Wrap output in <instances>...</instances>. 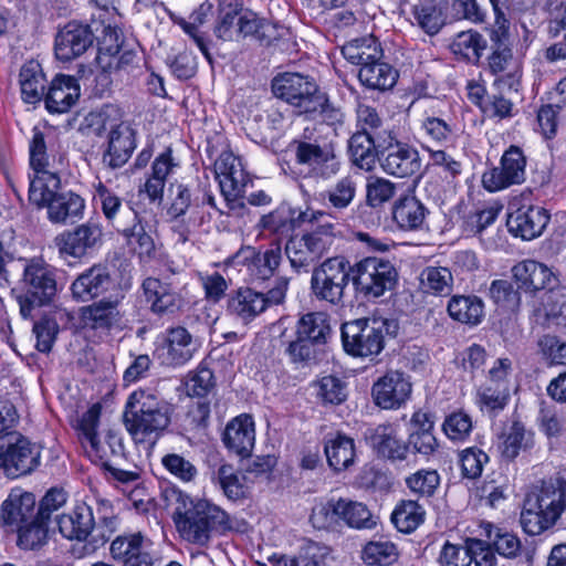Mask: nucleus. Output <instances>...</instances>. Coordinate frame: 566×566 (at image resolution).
<instances>
[{
    "mask_svg": "<svg viewBox=\"0 0 566 566\" xmlns=\"http://www.w3.org/2000/svg\"><path fill=\"white\" fill-rule=\"evenodd\" d=\"M289 286L286 277H280L268 293L251 287H241L228 300V312L235 319L249 324L264 313L270 306L281 304Z\"/></svg>",
    "mask_w": 566,
    "mask_h": 566,
    "instance_id": "11",
    "label": "nucleus"
},
{
    "mask_svg": "<svg viewBox=\"0 0 566 566\" xmlns=\"http://www.w3.org/2000/svg\"><path fill=\"white\" fill-rule=\"evenodd\" d=\"M109 555L120 566H157L160 560L153 539L140 531L117 535L111 542Z\"/></svg>",
    "mask_w": 566,
    "mask_h": 566,
    "instance_id": "15",
    "label": "nucleus"
},
{
    "mask_svg": "<svg viewBox=\"0 0 566 566\" xmlns=\"http://www.w3.org/2000/svg\"><path fill=\"white\" fill-rule=\"evenodd\" d=\"M546 319L549 326L566 327V287L552 290L547 294Z\"/></svg>",
    "mask_w": 566,
    "mask_h": 566,
    "instance_id": "64",
    "label": "nucleus"
},
{
    "mask_svg": "<svg viewBox=\"0 0 566 566\" xmlns=\"http://www.w3.org/2000/svg\"><path fill=\"white\" fill-rule=\"evenodd\" d=\"M489 70L497 76V81L514 88L521 77L520 62L514 57L510 46L492 48L488 57Z\"/></svg>",
    "mask_w": 566,
    "mask_h": 566,
    "instance_id": "39",
    "label": "nucleus"
},
{
    "mask_svg": "<svg viewBox=\"0 0 566 566\" xmlns=\"http://www.w3.org/2000/svg\"><path fill=\"white\" fill-rule=\"evenodd\" d=\"M389 132H381L377 135H371L367 132H357L348 140V151L352 161L358 168L370 171L375 164L376 158L380 156V144L378 136H386Z\"/></svg>",
    "mask_w": 566,
    "mask_h": 566,
    "instance_id": "35",
    "label": "nucleus"
},
{
    "mask_svg": "<svg viewBox=\"0 0 566 566\" xmlns=\"http://www.w3.org/2000/svg\"><path fill=\"white\" fill-rule=\"evenodd\" d=\"M214 480L218 481L229 500L237 501L245 496L244 476L235 471L232 465H220L214 473Z\"/></svg>",
    "mask_w": 566,
    "mask_h": 566,
    "instance_id": "56",
    "label": "nucleus"
},
{
    "mask_svg": "<svg viewBox=\"0 0 566 566\" xmlns=\"http://www.w3.org/2000/svg\"><path fill=\"white\" fill-rule=\"evenodd\" d=\"M448 313L454 321L478 325L483 317V302L474 295H454L448 303Z\"/></svg>",
    "mask_w": 566,
    "mask_h": 566,
    "instance_id": "48",
    "label": "nucleus"
},
{
    "mask_svg": "<svg viewBox=\"0 0 566 566\" xmlns=\"http://www.w3.org/2000/svg\"><path fill=\"white\" fill-rule=\"evenodd\" d=\"M424 515L426 511L418 502L401 501L391 514V522L399 532L409 534L423 523Z\"/></svg>",
    "mask_w": 566,
    "mask_h": 566,
    "instance_id": "50",
    "label": "nucleus"
},
{
    "mask_svg": "<svg viewBox=\"0 0 566 566\" xmlns=\"http://www.w3.org/2000/svg\"><path fill=\"white\" fill-rule=\"evenodd\" d=\"M417 25L428 35H436L444 25V17L441 8L432 3H419L412 9Z\"/></svg>",
    "mask_w": 566,
    "mask_h": 566,
    "instance_id": "57",
    "label": "nucleus"
},
{
    "mask_svg": "<svg viewBox=\"0 0 566 566\" xmlns=\"http://www.w3.org/2000/svg\"><path fill=\"white\" fill-rule=\"evenodd\" d=\"M214 172L227 201H235L243 196L248 178L241 160L233 153L224 150L220 154L214 161Z\"/></svg>",
    "mask_w": 566,
    "mask_h": 566,
    "instance_id": "21",
    "label": "nucleus"
},
{
    "mask_svg": "<svg viewBox=\"0 0 566 566\" xmlns=\"http://www.w3.org/2000/svg\"><path fill=\"white\" fill-rule=\"evenodd\" d=\"M214 172L227 201H235L243 196L248 178L241 160L233 153L224 150L220 154L214 161Z\"/></svg>",
    "mask_w": 566,
    "mask_h": 566,
    "instance_id": "20",
    "label": "nucleus"
},
{
    "mask_svg": "<svg viewBox=\"0 0 566 566\" xmlns=\"http://www.w3.org/2000/svg\"><path fill=\"white\" fill-rule=\"evenodd\" d=\"M329 334L331 326L325 313H307L297 322L296 335H300V337H304L314 344L326 343V338Z\"/></svg>",
    "mask_w": 566,
    "mask_h": 566,
    "instance_id": "51",
    "label": "nucleus"
},
{
    "mask_svg": "<svg viewBox=\"0 0 566 566\" xmlns=\"http://www.w3.org/2000/svg\"><path fill=\"white\" fill-rule=\"evenodd\" d=\"M41 460V447L21 434H10L0 443V470L15 479L33 472Z\"/></svg>",
    "mask_w": 566,
    "mask_h": 566,
    "instance_id": "14",
    "label": "nucleus"
},
{
    "mask_svg": "<svg viewBox=\"0 0 566 566\" xmlns=\"http://www.w3.org/2000/svg\"><path fill=\"white\" fill-rule=\"evenodd\" d=\"M135 148L134 133L126 125H118L109 133L108 147L103 163L115 169L127 163Z\"/></svg>",
    "mask_w": 566,
    "mask_h": 566,
    "instance_id": "38",
    "label": "nucleus"
},
{
    "mask_svg": "<svg viewBox=\"0 0 566 566\" xmlns=\"http://www.w3.org/2000/svg\"><path fill=\"white\" fill-rule=\"evenodd\" d=\"M367 440L381 457L390 460L406 459L408 446L399 440L397 430L392 424H379L371 429Z\"/></svg>",
    "mask_w": 566,
    "mask_h": 566,
    "instance_id": "40",
    "label": "nucleus"
},
{
    "mask_svg": "<svg viewBox=\"0 0 566 566\" xmlns=\"http://www.w3.org/2000/svg\"><path fill=\"white\" fill-rule=\"evenodd\" d=\"M255 441L254 422L252 417L242 415L231 420L224 430L226 447L241 457L250 455Z\"/></svg>",
    "mask_w": 566,
    "mask_h": 566,
    "instance_id": "34",
    "label": "nucleus"
},
{
    "mask_svg": "<svg viewBox=\"0 0 566 566\" xmlns=\"http://www.w3.org/2000/svg\"><path fill=\"white\" fill-rule=\"evenodd\" d=\"M537 347L542 358L549 365H566V342L556 335L541 336Z\"/></svg>",
    "mask_w": 566,
    "mask_h": 566,
    "instance_id": "62",
    "label": "nucleus"
},
{
    "mask_svg": "<svg viewBox=\"0 0 566 566\" xmlns=\"http://www.w3.org/2000/svg\"><path fill=\"white\" fill-rule=\"evenodd\" d=\"M549 221L547 211L542 207H521L507 217V228L515 237L532 240L542 234Z\"/></svg>",
    "mask_w": 566,
    "mask_h": 566,
    "instance_id": "26",
    "label": "nucleus"
},
{
    "mask_svg": "<svg viewBox=\"0 0 566 566\" xmlns=\"http://www.w3.org/2000/svg\"><path fill=\"white\" fill-rule=\"evenodd\" d=\"M234 259L238 263L247 266L254 280L264 281L271 277L279 268L282 261V252L279 245L272 247L264 252L247 247L238 251Z\"/></svg>",
    "mask_w": 566,
    "mask_h": 566,
    "instance_id": "27",
    "label": "nucleus"
},
{
    "mask_svg": "<svg viewBox=\"0 0 566 566\" xmlns=\"http://www.w3.org/2000/svg\"><path fill=\"white\" fill-rule=\"evenodd\" d=\"M411 493L419 497L432 496L440 484V476L434 470H419L406 479Z\"/></svg>",
    "mask_w": 566,
    "mask_h": 566,
    "instance_id": "61",
    "label": "nucleus"
},
{
    "mask_svg": "<svg viewBox=\"0 0 566 566\" xmlns=\"http://www.w3.org/2000/svg\"><path fill=\"white\" fill-rule=\"evenodd\" d=\"M163 467L184 483L193 482L198 475L196 465L178 453H167L161 458Z\"/></svg>",
    "mask_w": 566,
    "mask_h": 566,
    "instance_id": "60",
    "label": "nucleus"
},
{
    "mask_svg": "<svg viewBox=\"0 0 566 566\" xmlns=\"http://www.w3.org/2000/svg\"><path fill=\"white\" fill-rule=\"evenodd\" d=\"M114 285L108 268L95 264L75 279L71 290L76 300L87 302L111 291Z\"/></svg>",
    "mask_w": 566,
    "mask_h": 566,
    "instance_id": "25",
    "label": "nucleus"
},
{
    "mask_svg": "<svg viewBox=\"0 0 566 566\" xmlns=\"http://www.w3.org/2000/svg\"><path fill=\"white\" fill-rule=\"evenodd\" d=\"M29 153L30 166L33 170V176L30 177V186H33L38 180L46 184L49 177H60L55 170L54 158L51 159L46 153L44 135L38 128L33 129Z\"/></svg>",
    "mask_w": 566,
    "mask_h": 566,
    "instance_id": "37",
    "label": "nucleus"
},
{
    "mask_svg": "<svg viewBox=\"0 0 566 566\" xmlns=\"http://www.w3.org/2000/svg\"><path fill=\"white\" fill-rule=\"evenodd\" d=\"M500 452L506 460H514L520 452L534 447V432L526 428L525 423L513 416L500 436Z\"/></svg>",
    "mask_w": 566,
    "mask_h": 566,
    "instance_id": "31",
    "label": "nucleus"
},
{
    "mask_svg": "<svg viewBox=\"0 0 566 566\" xmlns=\"http://www.w3.org/2000/svg\"><path fill=\"white\" fill-rule=\"evenodd\" d=\"M350 279L349 262L340 256L329 258L314 269L311 290L317 300L337 305L342 302Z\"/></svg>",
    "mask_w": 566,
    "mask_h": 566,
    "instance_id": "12",
    "label": "nucleus"
},
{
    "mask_svg": "<svg viewBox=\"0 0 566 566\" xmlns=\"http://www.w3.org/2000/svg\"><path fill=\"white\" fill-rule=\"evenodd\" d=\"M565 510L566 480L551 479L526 495L520 523L525 533L539 535L553 527Z\"/></svg>",
    "mask_w": 566,
    "mask_h": 566,
    "instance_id": "3",
    "label": "nucleus"
},
{
    "mask_svg": "<svg viewBox=\"0 0 566 566\" xmlns=\"http://www.w3.org/2000/svg\"><path fill=\"white\" fill-rule=\"evenodd\" d=\"M488 462L489 455L478 448H468L459 454L461 474L469 480L480 478Z\"/></svg>",
    "mask_w": 566,
    "mask_h": 566,
    "instance_id": "63",
    "label": "nucleus"
},
{
    "mask_svg": "<svg viewBox=\"0 0 566 566\" xmlns=\"http://www.w3.org/2000/svg\"><path fill=\"white\" fill-rule=\"evenodd\" d=\"M328 465L336 472L348 469L355 462L354 440L344 434H336L325 442L324 448Z\"/></svg>",
    "mask_w": 566,
    "mask_h": 566,
    "instance_id": "42",
    "label": "nucleus"
},
{
    "mask_svg": "<svg viewBox=\"0 0 566 566\" xmlns=\"http://www.w3.org/2000/svg\"><path fill=\"white\" fill-rule=\"evenodd\" d=\"M273 94L298 108L301 114L314 111L323 103L315 81L300 73H283L272 81Z\"/></svg>",
    "mask_w": 566,
    "mask_h": 566,
    "instance_id": "16",
    "label": "nucleus"
},
{
    "mask_svg": "<svg viewBox=\"0 0 566 566\" xmlns=\"http://www.w3.org/2000/svg\"><path fill=\"white\" fill-rule=\"evenodd\" d=\"M420 284L426 293L449 295L452 291L453 276L444 266H427L420 274Z\"/></svg>",
    "mask_w": 566,
    "mask_h": 566,
    "instance_id": "54",
    "label": "nucleus"
},
{
    "mask_svg": "<svg viewBox=\"0 0 566 566\" xmlns=\"http://www.w3.org/2000/svg\"><path fill=\"white\" fill-rule=\"evenodd\" d=\"M335 237V224L325 222L311 231L292 237L285 244L291 266L307 272L327 251Z\"/></svg>",
    "mask_w": 566,
    "mask_h": 566,
    "instance_id": "9",
    "label": "nucleus"
},
{
    "mask_svg": "<svg viewBox=\"0 0 566 566\" xmlns=\"http://www.w3.org/2000/svg\"><path fill=\"white\" fill-rule=\"evenodd\" d=\"M350 271L356 291L368 298L382 296L397 283L396 268L389 260L382 258L367 256L350 266Z\"/></svg>",
    "mask_w": 566,
    "mask_h": 566,
    "instance_id": "10",
    "label": "nucleus"
},
{
    "mask_svg": "<svg viewBox=\"0 0 566 566\" xmlns=\"http://www.w3.org/2000/svg\"><path fill=\"white\" fill-rule=\"evenodd\" d=\"M175 523L180 537L190 544L207 546L212 537L230 530L228 514L206 501L182 499L175 512Z\"/></svg>",
    "mask_w": 566,
    "mask_h": 566,
    "instance_id": "2",
    "label": "nucleus"
},
{
    "mask_svg": "<svg viewBox=\"0 0 566 566\" xmlns=\"http://www.w3.org/2000/svg\"><path fill=\"white\" fill-rule=\"evenodd\" d=\"M342 53L348 62L360 67L382 57L380 43L371 35L352 40L342 48Z\"/></svg>",
    "mask_w": 566,
    "mask_h": 566,
    "instance_id": "43",
    "label": "nucleus"
},
{
    "mask_svg": "<svg viewBox=\"0 0 566 566\" xmlns=\"http://www.w3.org/2000/svg\"><path fill=\"white\" fill-rule=\"evenodd\" d=\"M360 557L369 566H390L398 560L399 551L395 543L380 538L368 542Z\"/></svg>",
    "mask_w": 566,
    "mask_h": 566,
    "instance_id": "52",
    "label": "nucleus"
},
{
    "mask_svg": "<svg viewBox=\"0 0 566 566\" xmlns=\"http://www.w3.org/2000/svg\"><path fill=\"white\" fill-rule=\"evenodd\" d=\"M510 388L490 385L481 386L476 395V403L482 411L497 415L509 403Z\"/></svg>",
    "mask_w": 566,
    "mask_h": 566,
    "instance_id": "55",
    "label": "nucleus"
},
{
    "mask_svg": "<svg viewBox=\"0 0 566 566\" xmlns=\"http://www.w3.org/2000/svg\"><path fill=\"white\" fill-rule=\"evenodd\" d=\"M60 177H49L46 184L38 180L29 187V200L39 208L48 209V218L53 223H74L82 218L84 199L72 191L59 192Z\"/></svg>",
    "mask_w": 566,
    "mask_h": 566,
    "instance_id": "6",
    "label": "nucleus"
},
{
    "mask_svg": "<svg viewBox=\"0 0 566 566\" xmlns=\"http://www.w3.org/2000/svg\"><path fill=\"white\" fill-rule=\"evenodd\" d=\"M513 276L520 289L526 292L544 290L555 281L551 269L534 260H525L512 269Z\"/></svg>",
    "mask_w": 566,
    "mask_h": 566,
    "instance_id": "36",
    "label": "nucleus"
},
{
    "mask_svg": "<svg viewBox=\"0 0 566 566\" xmlns=\"http://www.w3.org/2000/svg\"><path fill=\"white\" fill-rule=\"evenodd\" d=\"M52 269L41 258L25 261L20 281L23 292L17 295L22 317H31L34 308L48 304L55 295L56 281Z\"/></svg>",
    "mask_w": 566,
    "mask_h": 566,
    "instance_id": "7",
    "label": "nucleus"
},
{
    "mask_svg": "<svg viewBox=\"0 0 566 566\" xmlns=\"http://www.w3.org/2000/svg\"><path fill=\"white\" fill-rule=\"evenodd\" d=\"M94 200L99 203L105 218L118 230L126 224L123 220L124 216L132 217V221L135 222L137 218L136 212L130 207H125L122 198L102 181L94 185Z\"/></svg>",
    "mask_w": 566,
    "mask_h": 566,
    "instance_id": "41",
    "label": "nucleus"
},
{
    "mask_svg": "<svg viewBox=\"0 0 566 566\" xmlns=\"http://www.w3.org/2000/svg\"><path fill=\"white\" fill-rule=\"evenodd\" d=\"M123 45V34L117 28L107 25L98 42L96 62L104 72H111L120 66L122 57H117Z\"/></svg>",
    "mask_w": 566,
    "mask_h": 566,
    "instance_id": "44",
    "label": "nucleus"
},
{
    "mask_svg": "<svg viewBox=\"0 0 566 566\" xmlns=\"http://www.w3.org/2000/svg\"><path fill=\"white\" fill-rule=\"evenodd\" d=\"M526 157L523 150L511 145L502 155L500 165L485 171L482 176L483 187L491 191H500L525 181Z\"/></svg>",
    "mask_w": 566,
    "mask_h": 566,
    "instance_id": "17",
    "label": "nucleus"
},
{
    "mask_svg": "<svg viewBox=\"0 0 566 566\" xmlns=\"http://www.w3.org/2000/svg\"><path fill=\"white\" fill-rule=\"evenodd\" d=\"M60 533L67 539L84 541L91 534L95 521L91 506L77 503L69 513L56 515Z\"/></svg>",
    "mask_w": 566,
    "mask_h": 566,
    "instance_id": "30",
    "label": "nucleus"
},
{
    "mask_svg": "<svg viewBox=\"0 0 566 566\" xmlns=\"http://www.w3.org/2000/svg\"><path fill=\"white\" fill-rule=\"evenodd\" d=\"M411 382L400 371H388L373 386L371 395L377 406L382 409L401 407L410 397Z\"/></svg>",
    "mask_w": 566,
    "mask_h": 566,
    "instance_id": "23",
    "label": "nucleus"
},
{
    "mask_svg": "<svg viewBox=\"0 0 566 566\" xmlns=\"http://www.w3.org/2000/svg\"><path fill=\"white\" fill-rule=\"evenodd\" d=\"M268 560L272 566H321L318 547L312 543L303 547L297 555H271Z\"/></svg>",
    "mask_w": 566,
    "mask_h": 566,
    "instance_id": "59",
    "label": "nucleus"
},
{
    "mask_svg": "<svg viewBox=\"0 0 566 566\" xmlns=\"http://www.w3.org/2000/svg\"><path fill=\"white\" fill-rule=\"evenodd\" d=\"M452 53L467 62L476 64L486 49V40L475 30L459 32L450 44Z\"/></svg>",
    "mask_w": 566,
    "mask_h": 566,
    "instance_id": "47",
    "label": "nucleus"
},
{
    "mask_svg": "<svg viewBox=\"0 0 566 566\" xmlns=\"http://www.w3.org/2000/svg\"><path fill=\"white\" fill-rule=\"evenodd\" d=\"M125 294L118 287L108 298L94 302L81 310V319L85 326L91 328H109L120 321L119 304L124 300Z\"/></svg>",
    "mask_w": 566,
    "mask_h": 566,
    "instance_id": "28",
    "label": "nucleus"
},
{
    "mask_svg": "<svg viewBox=\"0 0 566 566\" xmlns=\"http://www.w3.org/2000/svg\"><path fill=\"white\" fill-rule=\"evenodd\" d=\"M311 521L317 528H335L342 523L357 530H371L376 526L368 507L347 497H332L317 504L312 511Z\"/></svg>",
    "mask_w": 566,
    "mask_h": 566,
    "instance_id": "8",
    "label": "nucleus"
},
{
    "mask_svg": "<svg viewBox=\"0 0 566 566\" xmlns=\"http://www.w3.org/2000/svg\"><path fill=\"white\" fill-rule=\"evenodd\" d=\"M380 165L384 171L397 178H407L421 171L422 160L419 150L397 139L392 132L378 136Z\"/></svg>",
    "mask_w": 566,
    "mask_h": 566,
    "instance_id": "13",
    "label": "nucleus"
},
{
    "mask_svg": "<svg viewBox=\"0 0 566 566\" xmlns=\"http://www.w3.org/2000/svg\"><path fill=\"white\" fill-rule=\"evenodd\" d=\"M21 94L24 102L35 104L41 101L45 90V76L36 62L24 64L20 71Z\"/></svg>",
    "mask_w": 566,
    "mask_h": 566,
    "instance_id": "49",
    "label": "nucleus"
},
{
    "mask_svg": "<svg viewBox=\"0 0 566 566\" xmlns=\"http://www.w3.org/2000/svg\"><path fill=\"white\" fill-rule=\"evenodd\" d=\"M196 352L191 334L181 326L167 329L156 354L164 365L181 366L189 361Z\"/></svg>",
    "mask_w": 566,
    "mask_h": 566,
    "instance_id": "24",
    "label": "nucleus"
},
{
    "mask_svg": "<svg viewBox=\"0 0 566 566\" xmlns=\"http://www.w3.org/2000/svg\"><path fill=\"white\" fill-rule=\"evenodd\" d=\"M35 496L20 489L12 490L1 506V520L13 530L36 517Z\"/></svg>",
    "mask_w": 566,
    "mask_h": 566,
    "instance_id": "29",
    "label": "nucleus"
},
{
    "mask_svg": "<svg viewBox=\"0 0 566 566\" xmlns=\"http://www.w3.org/2000/svg\"><path fill=\"white\" fill-rule=\"evenodd\" d=\"M360 83L371 90L386 91L394 87L398 78V72L389 63L381 60L359 69Z\"/></svg>",
    "mask_w": 566,
    "mask_h": 566,
    "instance_id": "46",
    "label": "nucleus"
},
{
    "mask_svg": "<svg viewBox=\"0 0 566 566\" xmlns=\"http://www.w3.org/2000/svg\"><path fill=\"white\" fill-rule=\"evenodd\" d=\"M101 406L93 405L81 418L78 422V439L93 462H98L105 467L120 482H130L138 479V474L133 471H125L114 468V462L124 457V446L122 438L108 432L103 440L97 436L99 424Z\"/></svg>",
    "mask_w": 566,
    "mask_h": 566,
    "instance_id": "4",
    "label": "nucleus"
},
{
    "mask_svg": "<svg viewBox=\"0 0 566 566\" xmlns=\"http://www.w3.org/2000/svg\"><path fill=\"white\" fill-rule=\"evenodd\" d=\"M171 405L153 389L133 391L125 405L124 424L136 443H155L167 430Z\"/></svg>",
    "mask_w": 566,
    "mask_h": 566,
    "instance_id": "1",
    "label": "nucleus"
},
{
    "mask_svg": "<svg viewBox=\"0 0 566 566\" xmlns=\"http://www.w3.org/2000/svg\"><path fill=\"white\" fill-rule=\"evenodd\" d=\"M88 24L70 21L59 29L54 39V53L59 61L70 62L82 56L94 43Z\"/></svg>",
    "mask_w": 566,
    "mask_h": 566,
    "instance_id": "18",
    "label": "nucleus"
},
{
    "mask_svg": "<svg viewBox=\"0 0 566 566\" xmlns=\"http://www.w3.org/2000/svg\"><path fill=\"white\" fill-rule=\"evenodd\" d=\"M102 230L97 224L84 223L72 231H65L54 239L61 258L80 259L101 241Z\"/></svg>",
    "mask_w": 566,
    "mask_h": 566,
    "instance_id": "22",
    "label": "nucleus"
},
{
    "mask_svg": "<svg viewBox=\"0 0 566 566\" xmlns=\"http://www.w3.org/2000/svg\"><path fill=\"white\" fill-rule=\"evenodd\" d=\"M18 545L24 549H33L45 542L48 534V521L36 515L30 523L17 527Z\"/></svg>",
    "mask_w": 566,
    "mask_h": 566,
    "instance_id": "58",
    "label": "nucleus"
},
{
    "mask_svg": "<svg viewBox=\"0 0 566 566\" xmlns=\"http://www.w3.org/2000/svg\"><path fill=\"white\" fill-rule=\"evenodd\" d=\"M356 182L350 176L343 177L329 189L322 193L324 203L335 211H343L356 196Z\"/></svg>",
    "mask_w": 566,
    "mask_h": 566,
    "instance_id": "53",
    "label": "nucleus"
},
{
    "mask_svg": "<svg viewBox=\"0 0 566 566\" xmlns=\"http://www.w3.org/2000/svg\"><path fill=\"white\" fill-rule=\"evenodd\" d=\"M432 428L433 423L429 421L427 413L421 411L413 413L408 442L416 452L429 455L436 451L438 442Z\"/></svg>",
    "mask_w": 566,
    "mask_h": 566,
    "instance_id": "45",
    "label": "nucleus"
},
{
    "mask_svg": "<svg viewBox=\"0 0 566 566\" xmlns=\"http://www.w3.org/2000/svg\"><path fill=\"white\" fill-rule=\"evenodd\" d=\"M398 324L385 317H368L345 323L342 327L344 349L354 357H374L395 337Z\"/></svg>",
    "mask_w": 566,
    "mask_h": 566,
    "instance_id": "5",
    "label": "nucleus"
},
{
    "mask_svg": "<svg viewBox=\"0 0 566 566\" xmlns=\"http://www.w3.org/2000/svg\"><path fill=\"white\" fill-rule=\"evenodd\" d=\"M428 213L424 203L411 193L399 197L392 206V219L403 231L421 230Z\"/></svg>",
    "mask_w": 566,
    "mask_h": 566,
    "instance_id": "32",
    "label": "nucleus"
},
{
    "mask_svg": "<svg viewBox=\"0 0 566 566\" xmlns=\"http://www.w3.org/2000/svg\"><path fill=\"white\" fill-rule=\"evenodd\" d=\"M295 157L298 164L312 167L319 176L328 179L340 168L333 143L294 142Z\"/></svg>",
    "mask_w": 566,
    "mask_h": 566,
    "instance_id": "19",
    "label": "nucleus"
},
{
    "mask_svg": "<svg viewBox=\"0 0 566 566\" xmlns=\"http://www.w3.org/2000/svg\"><path fill=\"white\" fill-rule=\"evenodd\" d=\"M80 97V85L77 81L65 74L56 75L45 95V106L50 113H65L76 103Z\"/></svg>",
    "mask_w": 566,
    "mask_h": 566,
    "instance_id": "33",
    "label": "nucleus"
}]
</instances>
